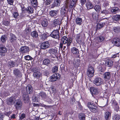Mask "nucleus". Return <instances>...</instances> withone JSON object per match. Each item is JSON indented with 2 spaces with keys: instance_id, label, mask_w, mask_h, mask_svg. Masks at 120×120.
<instances>
[{
  "instance_id": "nucleus-50",
  "label": "nucleus",
  "mask_w": 120,
  "mask_h": 120,
  "mask_svg": "<svg viewBox=\"0 0 120 120\" xmlns=\"http://www.w3.org/2000/svg\"><path fill=\"white\" fill-rule=\"evenodd\" d=\"M58 66H53L52 68V71L53 73H55L57 72L58 70Z\"/></svg>"
},
{
  "instance_id": "nucleus-60",
  "label": "nucleus",
  "mask_w": 120,
  "mask_h": 120,
  "mask_svg": "<svg viewBox=\"0 0 120 120\" xmlns=\"http://www.w3.org/2000/svg\"><path fill=\"white\" fill-rule=\"evenodd\" d=\"M79 1L82 6H83L85 3L86 2V0H79Z\"/></svg>"
},
{
  "instance_id": "nucleus-32",
  "label": "nucleus",
  "mask_w": 120,
  "mask_h": 120,
  "mask_svg": "<svg viewBox=\"0 0 120 120\" xmlns=\"http://www.w3.org/2000/svg\"><path fill=\"white\" fill-rule=\"evenodd\" d=\"M77 2V0H71V3L69 6L70 8H72L73 7H75Z\"/></svg>"
},
{
  "instance_id": "nucleus-36",
  "label": "nucleus",
  "mask_w": 120,
  "mask_h": 120,
  "mask_svg": "<svg viewBox=\"0 0 120 120\" xmlns=\"http://www.w3.org/2000/svg\"><path fill=\"white\" fill-rule=\"evenodd\" d=\"M80 60L79 59L75 60L73 62L74 66L75 68H78L80 65Z\"/></svg>"
},
{
  "instance_id": "nucleus-30",
  "label": "nucleus",
  "mask_w": 120,
  "mask_h": 120,
  "mask_svg": "<svg viewBox=\"0 0 120 120\" xmlns=\"http://www.w3.org/2000/svg\"><path fill=\"white\" fill-rule=\"evenodd\" d=\"M22 97L23 101L25 103H28L29 102L30 98L29 97L28 95H23Z\"/></svg>"
},
{
  "instance_id": "nucleus-47",
  "label": "nucleus",
  "mask_w": 120,
  "mask_h": 120,
  "mask_svg": "<svg viewBox=\"0 0 120 120\" xmlns=\"http://www.w3.org/2000/svg\"><path fill=\"white\" fill-rule=\"evenodd\" d=\"M31 2L32 5L34 7H36L37 5V0H31Z\"/></svg>"
},
{
  "instance_id": "nucleus-16",
  "label": "nucleus",
  "mask_w": 120,
  "mask_h": 120,
  "mask_svg": "<svg viewBox=\"0 0 120 120\" xmlns=\"http://www.w3.org/2000/svg\"><path fill=\"white\" fill-rule=\"evenodd\" d=\"M113 64V62L111 59H107L105 61V65L106 66L109 67V68H111Z\"/></svg>"
},
{
  "instance_id": "nucleus-63",
  "label": "nucleus",
  "mask_w": 120,
  "mask_h": 120,
  "mask_svg": "<svg viewBox=\"0 0 120 120\" xmlns=\"http://www.w3.org/2000/svg\"><path fill=\"white\" fill-rule=\"evenodd\" d=\"M26 117V114L24 113H23L21 114L20 116L19 119L20 120H22L24 119Z\"/></svg>"
},
{
  "instance_id": "nucleus-34",
  "label": "nucleus",
  "mask_w": 120,
  "mask_h": 120,
  "mask_svg": "<svg viewBox=\"0 0 120 120\" xmlns=\"http://www.w3.org/2000/svg\"><path fill=\"white\" fill-rule=\"evenodd\" d=\"M85 5L87 9L89 10L93 8V5L89 1H87Z\"/></svg>"
},
{
  "instance_id": "nucleus-51",
  "label": "nucleus",
  "mask_w": 120,
  "mask_h": 120,
  "mask_svg": "<svg viewBox=\"0 0 120 120\" xmlns=\"http://www.w3.org/2000/svg\"><path fill=\"white\" fill-rule=\"evenodd\" d=\"M114 68L116 70H119L120 69V65L119 66V64L118 62H115L113 64Z\"/></svg>"
},
{
  "instance_id": "nucleus-7",
  "label": "nucleus",
  "mask_w": 120,
  "mask_h": 120,
  "mask_svg": "<svg viewBox=\"0 0 120 120\" xmlns=\"http://www.w3.org/2000/svg\"><path fill=\"white\" fill-rule=\"evenodd\" d=\"M49 36L53 38L59 39L60 37L59 32L57 30H54L49 34Z\"/></svg>"
},
{
  "instance_id": "nucleus-58",
  "label": "nucleus",
  "mask_w": 120,
  "mask_h": 120,
  "mask_svg": "<svg viewBox=\"0 0 120 120\" xmlns=\"http://www.w3.org/2000/svg\"><path fill=\"white\" fill-rule=\"evenodd\" d=\"M92 17L94 19L96 20L98 19V17L97 14L94 12L92 13Z\"/></svg>"
},
{
  "instance_id": "nucleus-19",
  "label": "nucleus",
  "mask_w": 120,
  "mask_h": 120,
  "mask_svg": "<svg viewBox=\"0 0 120 120\" xmlns=\"http://www.w3.org/2000/svg\"><path fill=\"white\" fill-rule=\"evenodd\" d=\"M112 43L115 45L117 47H119L120 46V38L117 37L114 38L113 39Z\"/></svg>"
},
{
  "instance_id": "nucleus-55",
  "label": "nucleus",
  "mask_w": 120,
  "mask_h": 120,
  "mask_svg": "<svg viewBox=\"0 0 120 120\" xmlns=\"http://www.w3.org/2000/svg\"><path fill=\"white\" fill-rule=\"evenodd\" d=\"M9 95L10 93L8 91H4L3 93V95L4 97H6Z\"/></svg>"
},
{
  "instance_id": "nucleus-53",
  "label": "nucleus",
  "mask_w": 120,
  "mask_h": 120,
  "mask_svg": "<svg viewBox=\"0 0 120 120\" xmlns=\"http://www.w3.org/2000/svg\"><path fill=\"white\" fill-rule=\"evenodd\" d=\"M2 23L3 24L7 26H9L10 24V22L5 20H3L2 21Z\"/></svg>"
},
{
  "instance_id": "nucleus-52",
  "label": "nucleus",
  "mask_w": 120,
  "mask_h": 120,
  "mask_svg": "<svg viewBox=\"0 0 120 120\" xmlns=\"http://www.w3.org/2000/svg\"><path fill=\"white\" fill-rule=\"evenodd\" d=\"M80 36L79 35H77L76 37V41L78 43H80V41L82 40V39L80 38Z\"/></svg>"
},
{
  "instance_id": "nucleus-20",
  "label": "nucleus",
  "mask_w": 120,
  "mask_h": 120,
  "mask_svg": "<svg viewBox=\"0 0 120 120\" xmlns=\"http://www.w3.org/2000/svg\"><path fill=\"white\" fill-rule=\"evenodd\" d=\"M29 47L25 46H22L20 49L19 50L21 53H27L29 51Z\"/></svg>"
},
{
  "instance_id": "nucleus-31",
  "label": "nucleus",
  "mask_w": 120,
  "mask_h": 120,
  "mask_svg": "<svg viewBox=\"0 0 120 120\" xmlns=\"http://www.w3.org/2000/svg\"><path fill=\"white\" fill-rule=\"evenodd\" d=\"M113 31L116 34L120 33V26H117L113 27L112 28Z\"/></svg>"
},
{
  "instance_id": "nucleus-9",
  "label": "nucleus",
  "mask_w": 120,
  "mask_h": 120,
  "mask_svg": "<svg viewBox=\"0 0 120 120\" xmlns=\"http://www.w3.org/2000/svg\"><path fill=\"white\" fill-rule=\"evenodd\" d=\"M90 90L92 96L94 97V96L98 95L99 93V90L96 87L92 86L90 87Z\"/></svg>"
},
{
  "instance_id": "nucleus-17",
  "label": "nucleus",
  "mask_w": 120,
  "mask_h": 120,
  "mask_svg": "<svg viewBox=\"0 0 120 120\" xmlns=\"http://www.w3.org/2000/svg\"><path fill=\"white\" fill-rule=\"evenodd\" d=\"M104 79L105 81L109 80L111 78V74L110 72H106L103 75Z\"/></svg>"
},
{
  "instance_id": "nucleus-62",
  "label": "nucleus",
  "mask_w": 120,
  "mask_h": 120,
  "mask_svg": "<svg viewBox=\"0 0 120 120\" xmlns=\"http://www.w3.org/2000/svg\"><path fill=\"white\" fill-rule=\"evenodd\" d=\"M26 13H23L22 12L20 14V16L21 18L24 17L26 16V15L27 16Z\"/></svg>"
},
{
  "instance_id": "nucleus-41",
  "label": "nucleus",
  "mask_w": 120,
  "mask_h": 120,
  "mask_svg": "<svg viewBox=\"0 0 120 120\" xmlns=\"http://www.w3.org/2000/svg\"><path fill=\"white\" fill-rule=\"evenodd\" d=\"M34 12V9L31 6H28L27 8V13L29 14H31Z\"/></svg>"
},
{
  "instance_id": "nucleus-64",
  "label": "nucleus",
  "mask_w": 120,
  "mask_h": 120,
  "mask_svg": "<svg viewBox=\"0 0 120 120\" xmlns=\"http://www.w3.org/2000/svg\"><path fill=\"white\" fill-rule=\"evenodd\" d=\"M98 40L101 42L103 41L105 39L104 37L103 36H99L98 37Z\"/></svg>"
},
{
  "instance_id": "nucleus-14",
  "label": "nucleus",
  "mask_w": 120,
  "mask_h": 120,
  "mask_svg": "<svg viewBox=\"0 0 120 120\" xmlns=\"http://www.w3.org/2000/svg\"><path fill=\"white\" fill-rule=\"evenodd\" d=\"M60 75L58 73H55L51 76L50 80L51 82H54L57 80L59 79L60 78Z\"/></svg>"
},
{
  "instance_id": "nucleus-61",
  "label": "nucleus",
  "mask_w": 120,
  "mask_h": 120,
  "mask_svg": "<svg viewBox=\"0 0 120 120\" xmlns=\"http://www.w3.org/2000/svg\"><path fill=\"white\" fill-rule=\"evenodd\" d=\"M15 65V63L13 61L10 62L9 64V65L11 67H14Z\"/></svg>"
},
{
  "instance_id": "nucleus-12",
  "label": "nucleus",
  "mask_w": 120,
  "mask_h": 120,
  "mask_svg": "<svg viewBox=\"0 0 120 120\" xmlns=\"http://www.w3.org/2000/svg\"><path fill=\"white\" fill-rule=\"evenodd\" d=\"M57 51L58 50L56 49L52 48L49 49L48 52L50 54L51 58H55L57 53Z\"/></svg>"
},
{
  "instance_id": "nucleus-46",
  "label": "nucleus",
  "mask_w": 120,
  "mask_h": 120,
  "mask_svg": "<svg viewBox=\"0 0 120 120\" xmlns=\"http://www.w3.org/2000/svg\"><path fill=\"white\" fill-rule=\"evenodd\" d=\"M112 105L115 108L117 109L118 104L115 100H114L112 101Z\"/></svg>"
},
{
  "instance_id": "nucleus-54",
  "label": "nucleus",
  "mask_w": 120,
  "mask_h": 120,
  "mask_svg": "<svg viewBox=\"0 0 120 120\" xmlns=\"http://www.w3.org/2000/svg\"><path fill=\"white\" fill-rule=\"evenodd\" d=\"M19 15L18 13L16 12H14L13 13V16L15 19H18V16Z\"/></svg>"
},
{
  "instance_id": "nucleus-44",
  "label": "nucleus",
  "mask_w": 120,
  "mask_h": 120,
  "mask_svg": "<svg viewBox=\"0 0 120 120\" xmlns=\"http://www.w3.org/2000/svg\"><path fill=\"white\" fill-rule=\"evenodd\" d=\"M79 118L81 120H85L86 115L85 114L80 113L79 115Z\"/></svg>"
},
{
  "instance_id": "nucleus-8",
  "label": "nucleus",
  "mask_w": 120,
  "mask_h": 120,
  "mask_svg": "<svg viewBox=\"0 0 120 120\" xmlns=\"http://www.w3.org/2000/svg\"><path fill=\"white\" fill-rule=\"evenodd\" d=\"M17 38L15 35L14 34H12L10 35L9 40L13 46L17 44Z\"/></svg>"
},
{
  "instance_id": "nucleus-45",
  "label": "nucleus",
  "mask_w": 120,
  "mask_h": 120,
  "mask_svg": "<svg viewBox=\"0 0 120 120\" xmlns=\"http://www.w3.org/2000/svg\"><path fill=\"white\" fill-rule=\"evenodd\" d=\"M7 37L6 35H3L0 38L1 41L3 43L5 42L7 39Z\"/></svg>"
},
{
  "instance_id": "nucleus-59",
  "label": "nucleus",
  "mask_w": 120,
  "mask_h": 120,
  "mask_svg": "<svg viewBox=\"0 0 120 120\" xmlns=\"http://www.w3.org/2000/svg\"><path fill=\"white\" fill-rule=\"evenodd\" d=\"M75 98L74 96H73V97L70 99V102L71 103H72L73 105L74 104V102H75Z\"/></svg>"
},
{
  "instance_id": "nucleus-25",
  "label": "nucleus",
  "mask_w": 120,
  "mask_h": 120,
  "mask_svg": "<svg viewBox=\"0 0 120 120\" xmlns=\"http://www.w3.org/2000/svg\"><path fill=\"white\" fill-rule=\"evenodd\" d=\"M58 10H52L50 11L49 12L50 16L52 17H56L58 13Z\"/></svg>"
},
{
  "instance_id": "nucleus-37",
  "label": "nucleus",
  "mask_w": 120,
  "mask_h": 120,
  "mask_svg": "<svg viewBox=\"0 0 120 120\" xmlns=\"http://www.w3.org/2000/svg\"><path fill=\"white\" fill-rule=\"evenodd\" d=\"M75 22L77 24L80 25L82 23V18L78 17L76 18Z\"/></svg>"
},
{
  "instance_id": "nucleus-5",
  "label": "nucleus",
  "mask_w": 120,
  "mask_h": 120,
  "mask_svg": "<svg viewBox=\"0 0 120 120\" xmlns=\"http://www.w3.org/2000/svg\"><path fill=\"white\" fill-rule=\"evenodd\" d=\"M14 106L17 110L20 109L22 106L23 103L21 99H17L14 102Z\"/></svg>"
},
{
  "instance_id": "nucleus-15",
  "label": "nucleus",
  "mask_w": 120,
  "mask_h": 120,
  "mask_svg": "<svg viewBox=\"0 0 120 120\" xmlns=\"http://www.w3.org/2000/svg\"><path fill=\"white\" fill-rule=\"evenodd\" d=\"M14 97L13 96H11L8 98L6 100V104L8 105H11L14 103Z\"/></svg>"
},
{
  "instance_id": "nucleus-57",
  "label": "nucleus",
  "mask_w": 120,
  "mask_h": 120,
  "mask_svg": "<svg viewBox=\"0 0 120 120\" xmlns=\"http://www.w3.org/2000/svg\"><path fill=\"white\" fill-rule=\"evenodd\" d=\"M24 58L26 60H32L33 59L29 55L25 56Z\"/></svg>"
},
{
  "instance_id": "nucleus-27",
  "label": "nucleus",
  "mask_w": 120,
  "mask_h": 120,
  "mask_svg": "<svg viewBox=\"0 0 120 120\" xmlns=\"http://www.w3.org/2000/svg\"><path fill=\"white\" fill-rule=\"evenodd\" d=\"M112 20L114 21L118 22L120 21V15L116 14L112 17Z\"/></svg>"
},
{
  "instance_id": "nucleus-42",
  "label": "nucleus",
  "mask_w": 120,
  "mask_h": 120,
  "mask_svg": "<svg viewBox=\"0 0 120 120\" xmlns=\"http://www.w3.org/2000/svg\"><path fill=\"white\" fill-rule=\"evenodd\" d=\"M43 62V64L48 66L50 63V61L48 58H46L44 60Z\"/></svg>"
},
{
  "instance_id": "nucleus-38",
  "label": "nucleus",
  "mask_w": 120,
  "mask_h": 120,
  "mask_svg": "<svg viewBox=\"0 0 120 120\" xmlns=\"http://www.w3.org/2000/svg\"><path fill=\"white\" fill-rule=\"evenodd\" d=\"M48 22L47 19H44L41 22V25L43 27H45L47 26Z\"/></svg>"
},
{
  "instance_id": "nucleus-4",
  "label": "nucleus",
  "mask_w": 120,
  "mask_h": 120,
  "mask_svg": "<svg viewBox=\"0 0 120 120\" xmlns=\"http://www.w3.org/2000/svg\"><path fill=\"white\" fill-rule=\"evenodd\" d=\"M87 106L91 112L95 113L97 112V107L94 103L89 102L87 103Z\"/></svg>"
},
{
  "instance_id": "nucleus-56",
  "label": "nucleus",
  "mask_w": 120,
  "mask_h": 120,
  "mask_svg": "<svg viewBox=\"0 0 120 120\" xmlns=\"http://www.w3.org/2000/svg\"><path fill=\"white\" fill-rule=\"evenodd\" d=\"M94 8L96 11H98L100 10L101 7L99 5H96L94 6Z\"/></svg>"
},
{
  "instance_id": "nucleus-23",
  "label": "nucleus",
  "mask_w": 120,
  "mask_h": 120,
  "mask_svg": "<svg viewBox=\"0 0 120 120\" xmlns=\"http://www.w3.org/2000/svg\"><path fill=\"white\" fill-rule=\"evenodd\" d=\"M49 45L48 41L43 42L41 45V48L42 49H45L48 48Z\"/></svg>"
},
{
  "instance_id": "nucleus-24",
  "label": "nucleus",
  "mask_w": 120,
  "mask_h": 120,
  "mask_svg": "<svg viewBox=\"0 0 120 120\" xmlns=\"http://www.w3.org/2000/svg\"><path fill=\"white\" fill-rule=\"evenodd\" d=\"M60 0H55L54 1L53 3L52 4L51 8H53L55 7L60 6Z\"/></svg>"
},
{
  "instance_id": "nucleus-48",
  "label": "nucleus",
  "mask_w": 120,
  "mask_h": 120,
  "mask_svg": "<svg viewBox=\"0 0 120 120\" xmlns=\"http://www.w3.org/2000/svg\"><path fill=\"white\" fill-rule=\"evenodd\" d=\"M113 118H114L115 120H119L120 119V115L115 113L114 114Z\"/></svg>"
},
{
  "instance_id": "nucleus-39",
  "label": "nucleus",
  "mask_w": 120,
  "mask_h": 120,
  "mask_svg": "<svg viewBox=\"0 0 120 120\" xmlns=\"http://www.w3.org/2000/svg\"><path fill=\"white\" fill-rule=\"evenodd\" d=\"M49 36V33L46 32V33H44L42 34L41 36V38L42 40H44L47 38Z\"/></svg>"
},
{
  "instance_id": "nucleus-18",
  "label": "nucleus",
  "mask_w": 120,
  "mask_h": 120,
  "mask_svg": "<svg viewBox=\"0 0 120 120\" xmlns=\"http://www.w3.org/2000/svg\"><path fill=\"white\" fill-rule=\"evenodd\" d=\"M7 50V49L4 46L2 45H0V55L2 56L3 54L6 53Z\"/></svg>"
},
{
  "instance_id": "nucleus-1",
  "label": "nucleus",
  "mask_w": 120,
  "mask_h": 120,
  "mask_svg": "<svg viewBox=\"0 0 120 120\" xmlns=\"http://www.w3.org/2000/svg\"><path fill=\"white\" fill-rule=\"evenodd\" d=\"M61 41L64 44H66L68 48L71 45L72 41V39L71 38H67L65 36H64L61 38Z\"/></svg>"
},
{
  "instance_id": "nucleus-33",
  "label": "nucleus",
  "mask_w": 120,
  "mask_h": 120,
  "mask_svg": "<svg viewBox=\"0 0 120 120\" xmlns=\"http://www.w3.org/2000/svg\"><path fill=\"white\" fill-rule=\"evenodd\" d=\"M72 52L73 54L77 55L79 54V51L78 49L75 47H73L71 49Z\"/></svg>"
},
{
  "instance_id": "nucleus-10",
  "label": "nucleus",
  "mask_w": 120,
  "mask_h": 120,
  "mask_svg": "<svg viewBox=\"0 0 120 120\" xmlns=\"http://www.w3.org/2000/svg\"><path fill=\"white\" fill-rule=\"evenodd\" d=\"M13 73L17 78H21L22 77V72L18 68L14 69L13 71Z\"/></svg>"
},
{
  "instance_id": "nucleus-22",
  "label": "nucleus",
  "mask_w": 120,
  "mask_h": 120,
  "mask_svg": "<svg viewBox=\"0 0 120 120\" xmlns=\"http://www.w3.org/2000/svg\"><path fill=\"white\" fill-rule=\"evenodd\" d=\"M26 91L29 94H31L32 93L33 89L31 85L30 84H28L26 88Z\"/></svg>"
},
{
  "instance_id": "nucleus-13",
  "label": "nucleus",
  "mask_w": 120,
  "mask_h": 120,
  "mask_svg": "<svg viewBox=\"0 0 120 120\" xmlns=\"http://www.w3.org/2000/svg\"><path fill=\"white\" fill-rule=\"evenodd\" d=\"M94 72V68L92 66H90L88 68L87 73L88 77H92L93 76Z\"/></svg>"
},
{
  "instance_id": "nucleus-28",
  "label": "nucleus",
  "mask_w": 120,
  "mask_h": 120,
  "mask_svg": "<svg viewBox=\"0 0 120 120\" xmlns=\"http://www.w3.org/2000/svg\"><path fill=\"white\" fill-rule=\"evenodd\" d=\"M39 94V97L41 98L42 99L45 100L47 97L46 93L43 91L41 92Z\"/></svg>"
},
{
  "instance_id": "nucleus-2",
  "label": "nucleus",
  "mask_w": 120,
  "mask_h": 120,
  "mask_svg": "<svg viewBox=\"0 0 120 120\" xmlns=\"http://www.w3.org/2000/svg\"><path fill=\"white\" fill-rule=\"evenodd\" d=\"M87 106L91 112L95 113L97 112V107L94 103L89 102L87 103Z\"/></svg>"
},
{
  "instance_id": "nucleus-35",
  "label": "nucleus",
  "mask_w": 120,
  "mask_h": 120,
  "mask_svg": "<svg viewBox=\"0 0 120 120\" xmlns=\"http://www.w3.org/2000/svg\"><path fill=\"white\" fill-rule=\"evenodd\" d=\"M120 10L119 8L117 7H114L112 9L111 11V12L112 14H116L120 11Z\"/></svg>"
},
{
  "instance_id": "nucleus-6",
  "label": "nucleus",
  "mask_w": 120,
  "mask_h": 120,
  "mask_svg": "<svg viewBox=\"0 0 120 120\" xmlns=\"http://www.w3.org/2000/svg\"><path fill=\"white\" fill-rule=\"evenodd\" d=\"M94 83L97 86H101L105 83L104 80L101 78L99 77L95 78L94 80Z\"/></svg>"
},
{
  "instance_id": "nucleus-29",
  "label": "nucleus",
  "mask_w": 120,
  "mask_h": 120,
  "mask_svg": "<svg viewBox=\"0 0 120 120\" xmlns=\"http://www.w3.org/2000/svg\"><path fill=\"white\" fill-rule=\"evenodd\" d=\"M104 116L105 120H109L111 117V113L110 112L107 111L105 113Z\"/></svg>"
},
{
  "instance_id": "nucleus-43",
  "label": "nucleus",
  "mask_w": 120,
  "mask_h": 120,
  "mask_svg": "<svg viewBox=\"0 0 120 120\" xmlns=\"http://www.w3.org/2000/svg\"><path fill=\"white\" fill-rule=\"evenodd\" d=\"M105 22H100V23H98L97 24V29H99L103 27L105 25Z\"/></svg>"
},
{
  "instance_id": "nucleus-26",
  "label": "nucleus",
  "mask_w": 120,
  "mask_h": 120,
  "mask_svg": "<svg viewBox=\"0 0 120 120\" xmlns=\"http://www.w3.org/2000/svg\"><path fill=\"white\" fill-rule=\"evenodd\" d=\"M34 72L33 76L34 78L39 79L41 76V74L40 72L36 71Z\"/></svg>"
},
{
  "instance_id": "nucleus-11",
  "label": "nucleus",
  "mask_w": 120,
  "mask_h": 120,
  "mask_svg": "<svg viewBox=\"0 0 120 120\" xmlns=\"http://www.w3.org/2000/svg\"><path fill=\"white\" fill-rule=\"evenodd\" d=\"M68 6L67 5H64L60 10V14L62 17L65 16L68 11Z\"/></svg>"
},
{
  "instance_id": "nucleus-49",
  "label": "nucleus",
  "mask_w": 120,
  "mask_h": 120,
  "mask_svg": "<svg viewBox=\"0 0 120 120\" xmlns=\"http://www.w3.org/2000/svg\"><path fill=\"white\" fill-rule=\"evenodd\" d=\"M22 12L26 13H27V8H26L23 4L20 5Z\"/></svg>"
},
{
  "instance_id": "nucleus-40",
  "label": "nucleus",
  "mask_w": 120,
  "mask_h": 120,
  "mask_svg": "<svg viewBox=\"0 0 120 120\" xmlns=\"http://www.w3.org/2000/svg\"><path fill=\"white\" fill-rule=\"evenodd\" d=\"M31 35L34 38H35L38 37V34L37 31H34L31 32Z\"/></svg>"
},
{
  "instance_id": "nucleus-21",
  "label": "nucleus",
  "mask_w": 120,
  "mask_h": 120,
  "mask_svg": "<svg viewBox=\"0 0 120 120\" xmlns=\"http://www.w3.org/2000/svg\"><path fill=\"white\" fill-rule=\"evenodd\" d=\"M60 21L58 19H54L52 22L51 26L53 28H55L60 25Z\"/></svg>"
},
{
  "instance_id": "nucleus-3",
  "label": "nucleus",
  "mask_w": 120,
  "mask_h": 120,
  "mask_svg": "<svg viewBox=\"0 0 120 120\" xmlns=\"http://www.w3.org/2000/svg\"><path fill=\"white\" fill-rule=\"evenodd\" d=\"M87 106L91 112L95 113L97 112V107L94 103L89 102L87 103Z\"/></svg>"
}]
</instances>
